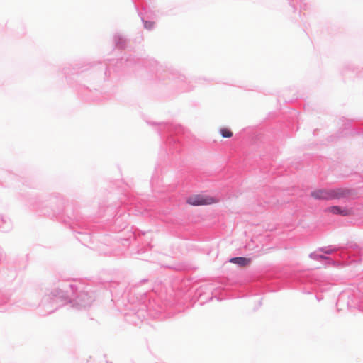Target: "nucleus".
Listing matches in <instances>:
<instances>
[{
	"label": "nucleus",
	"mask_w": 363,
	"mask_h": 363,
	"mask_svg": "<svg viewBox=\"0 0 363 363\" xmlns=\"http://www.w3.org/2000/svg\"><path fill=\"white\" fill-rule=\"evenodd\" d=\"M346 194V191L341 189H315L311 193V196L315 199L333 200L342 198Z\"/></svg>",
	"instance_id": "f257e3e1"
},
{
	"label": "nucleus",
	"mask_w": 363,
	"mask_h": 363,
	"mask_svg": "<svg viewBox=\"0 0 363 363\" xmlns=\"http://www.w3.org/2000/svg\"><path fill=\"white\" fill-rule=\"evenodd\" d=\"M186 202L190 206H208L220 202L218 198L206 194H193L187 197Z\"/></svg>",
	"instance_id": "f03ea898"
},
{
	"label": "nucleus",
	"mask_w": 363,
	"mask_h": 363,
	"mask_svg": "<svg viewBox=\"0 0 363 363\" xmlns=\"http://www.w3.org/2000/svg\"><path fill=\"white\" fill-rule=\"evenodd\" d=\"M325 211L326 213H332L334 215H340L347 216L352 214V211L350 208H342L338 206H333L327 208Z\"/></svg>",
	"instance_id": "7ed1b4c3"
},
{
	"label": "nucleus",
	"mask_w": 363,
	"mask_h": 363,
	"mask_svg": "<svg viewBox=\"0 0 363 363\" xmlns=\"http://www.w3.org/2000/svg\"><path fill=\"white\" fill-rule=\"evenodd\" d=\"M230 262L240 267H246L251 264V259L247 257H234L230 259Z\"/></svg>",
	"instance_id": "20e7f679"
},
{
	"label": "nucleus",
	"mask_w": 363,
	"mask_h": 363,
	"mask_svg": "<svg viewBox=\"0 0 363 363\" xmlns=\"http://www.w3.org/2000/svg\"><path fill=\"white\" fill-rule=\"evenodd\" d=\"M219 132L223 138H229L233 135V133L231 131V130H230L229 128H220Z\"/></svg>",
	"instance_id": "39448f33"
},
{
	"label": "nucleus",
	"mask_w": 363,
	"mask_h": 363,
	"mask_svg": "<svg viewBox=\"0 0 363 363\" xmlns=\"http://www.w3.org/2000/svg\"><path fill=\"white\" fill-rule=\"evenodd\" d=\"M311 257L313 258V259H327L326 257L323 256V255H319L318 253H314L313 255H311Z\"/></svg>",
	"instance_id": "423d86ee"
},
{
	"label": "nucleus",
	"mask_w": 363,
	"mask_h": 363,
	"mask_svg": "<svg viewBox=\"0 0 363 363\" xmlns=\"http://www.w3.org/2000/svg\"><path fill=\"white\" fill-rule=\"evenodd\" d=\"M322 251H323V252H325V253H328V254H330V253H331V252H332V250H322Z\"/></svg>",
	"instance_id": "0eeeda50"
}]
</instances>
